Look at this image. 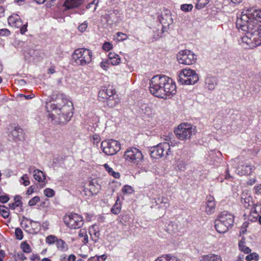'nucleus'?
Here are the masks:
<instances>
[{"label": "nucleus", "instance_id": "obj_56", "mask_svg": "<svg viewBox=\"0 0 261 261\" xmlns=\"http://www.w3.org/2000/svg\"><path fill=\"white\" fill-rule=\"evenodd\" d=\"M28 23L23 24L20 28V32L21 34H24L27 31Z\"/></svg>", "mask_w": 261, "mask_h": 261}, {"label": "nucleus", "instance_id": "obj_32", "mask_svg": "<svg viewBox=\"0 0 261 261\" xmlns=\"http://www.w3.org/2000/svg\"><path fill=\"white\" fill-rule=\"evenodd\" d=\"M193 6L192 4H182L180 6V9L181 11L185 12H191L192 10Z\"/></svg>", "mask_w": 261, "mask_h": 261}, {"label": "nucleus", "instance_id": "obj_44", "mask_svg": "<svg viewBox=\"0 0 261 261\" xmlns=\"http://www.w3.org/2000/svg\"><path fill=\"white\" fill-rule=\"evenodd\" d=\"M87 27L88 23L87 21H84L83 23L79 26L78 29L81 32H84L86 30Z\"/></svg>", "mask_w": 261, "mask_h": 261}, {"label": "nucleus", "instance_id": "obj_61", "mask_svg": "<svg viewBox=\"0 0 261 261\" xmlns=\"http://www.w3.org/2000/svg\"><path fill=\"white\" fill-rule=\"evenodd\" d=\"M75 256L73 254H71L69 255L67 259V261H75Z\"/></svg>", "mask_w": 261, "mask_h": 261}, {"label": "nucleus", "instance_id": "obj_5", "mask_svg": "<svg viewBox=\"0 0 261 261\" xmlns=\"http://www.w3.org/2000/svg\"><path fill=\"white\" fill-rule=\"evenodd\" d=\"M92 53L91 50L85 48H78L72 54V59L77 65L84 66L92 61Z\"/></svg>", "mask_w": 261, "mask_h": 261}, {"label": "nucleus", "instance_id": "obj_54", "mask_svg": "<svg viewBox=\"0 0 261 261\" xmlns=\"http://www.w3.org/2000/svg\"><path fill=\"white\" fill-rule=\"evenodd\" d=\"M117 37H118V40H124L126 38V35L123 34L122 33L118 32L117 33Z\"/></svg>", "mask_w": 261, "mask_h": 261}, {"label": "nucleus", "instance_id": "obj_8", "mask_svg": "<svg viewBox=\"0 0 261 261\" xmlns=\"http://www.w3.org/2000/svg\"><path fill=\"white\" fill-rule=\"evenodd\" d=\"M101 148L106 154L112 155L120 150V144L114 139L105 140L101 143Z\"/></svg>", "mask_w": 261, "mask_h": 261}, {"label": "nucleus", "instance_id": "obj_9", "mask_svg": "<svg viewBox=\"0 0 261 261\" xmlns=\"http://www.w3.org/2000/svg\"><path fill=\"white\" fill-rule=\"evenodd\" d=\"M64 222L71 229L79 228L84 224L83 217L75 213H71L68 216H65Z\"/></svg>", "mask_w": 261, "mask_h": 261}, {"label": "nucleus", "instance_id": "obj_46", "mask_svg": "<svg viewBox=\"0 0 261 261\" xmlns=\"http://www.w3.org/2000/svg\"><path fill=\"white\" fill-rule=\"evenodd\" d=\"M252 214L255 215V217H254V218H255V220H257V218L258 217V214H257V213L256 211V209L254 207L252 208L251 211L250 212V214L249 216V218H248L249 220L253 221V219L251 218Z\"/></svg>", "mask_w": 261, "mask_h": 261}, {"label": "nucleus", "instance_id": "obj_50", "mask_svg": "<svg viewBox=\"0 0 261 261\" xmlns=\"http://www.w3.org/2000/svg\"><path fill=\"white\" fill-rule=\"evenodd\" d=\"M9 200V197L7 195L0 196V202L2 203H5L7 202Z\"/></svg>", "mask_w": 261, "mask_h": 261}, {"label": "nucleus", "instance_id": "obj_2", "mask_svg": "<svg viewBox=\"0 0 261 261\" xmlns=\"http://www.w3.org/2000/svg\"><path fill=\"white\" fill-rule=\"evenodd\" d=\"M149 90L154 96L167 99L176 94V87L172 79L166 75L158 74L150 80Z\"/></svg>", "mask_w": 261, "mask_h": 261}, {"label": "nucleus", "instance_id": "obj_51", "mask_svg": "<svg viewBox=\"0 0 261 261\" xmlns=\"http://www.w3.org/2000/svg\"><path fill=\"white\" fill-rule=\"evenodd\" d=\"M21 179L23 180V184L25 186H27L30 184V182L27 175H23L21 177Z\"/></svg>", "mask_w": 261, "mask_h": 261}, {"label": "nucleus", "instance_id": "obj_29", "mask_svg": "<svg viewBox=\"0 0 261 261\" xmlns=\"http://www.w3.org/2000/svg\"><path fill=\"white\" fill-rule=\"evenodd\" d=\"M20 248L23 251V252L25 253H29L32 252V249L30 246L26 242H23L21 243L20 245Z\"/></svg>", "mask_w": 261, "mask_h": 261}, {"label": "nucleus", "instance_id": "obj_25", "mask_svg": "<svg viewBox=\"0 0 261 261\" xmlns=\"http://www.w3.org/2000/svg\"><path fill=\"white\" fill-rule=\"evenodd\" d=\"M56 245L58 249L63 252L67 251L68 249L67 244L62 239L57 240Z\"/></svg>", "mask_w": 261, "mask_h": 261}, {"label": "nucleus", "instance_id": "obj_17", "mask_svg": "<svg viewBox=\"0 0 261 261\" xmlns=\"http://www.w3.org/2000/svg\"><path fill=\"white\" fill-rule=\"evenodd\" d=\"M215 228L218 232L223 233L227 232L230 227L217 219L215 220Z\"/></svg>", "mask_w": 261, "mask_h": 261}, {"label": "nucleus", "instance_id": "obj_40", "mask_svg": "<svg viewBox=\"0 0 261 261\" xmlns=\"http://www.w3.org/2000/svg\"><path fill=\"white\" fill-rule=\"evenodd\" d=\"M45 195L48 197H52L55 195V191L50 188H46L44 190Z\"/></svg>", "mask_w": 261, "mask_h": 261}, {"label": "nucleus", "instance_id": "obj_10", "mask_svg": "<svg viewBox=\"0 0 261 261\" xmlns=\"http://www.w3.org/2000/svg\"><path fill=\"white\" fill-rule=\"evenodd\" d=\"M177 59L180 64L192 65L196 62L197 58L196 55L191 50L185 49L178 53Z\"/></svg>", "mask_w": 261, "mask_h": 261}, {"label": "nucleus", "instance_id": "obj_55", "mask_svg": "<svg viewBox=\"0 0 261 261\" xmlns=\"http://www.w3.org/2000/svg\"><path fill=\"white\" fill-rule=\"evenodd\" d=\"M10 31L7 29L0 30V36H7L10 34Z\"/></svg>", "mask_w": 261, "mask_h": 261}, {"label": "nucleus", "instance_id": "obj_26", "mask_svg": "<svg viewBox=\"0 0 261 261\" xmlns=\"http://www.w3.org/2000/svg\"><path fill=\"white\" fill-rule=\"evenodd\" d=\"M9 23H12L17 28H20L23 25V23L21 19L19 18H15L14 16H10L8 18Z\"/></svg>", "mask_w": 261, "mask_h": 261}, {"label": "nucleus", "instance_id": "obj_28", "mask_svg": "<svg viewBox=\"0 0 261 261\" xmlns=\"http://www.w3.org/2000/svg\"><path fill=\"white\" fill-rule=\"evenodd\" d=\"M104 167L110 175L113 176L114 177L116 178H118L120 177V173L118 172L114 171L113 170V169L109 167V166L107 164H105L104 165Z\"/></svg>", "mask_w": 261, "mask_h": 261}, {"label": "nucleus", "instance_id": "obj_41", "mask_svg": "<svg viewBox=\"0 0 261 261\" xmlns=\"http://www.w3.org/2000/svg\"><path fill=\"white\" fill-rule=\"evenodd\" d=\"M14 201L15 203L16 204V206H17L18 207H22V202L21 200V197L19 195H16L14 197Z\"/></svg>", "mask_w": 261, "mask_h": 261}, {"label": "nucleus", "instance_id": "obj_7", "mask_svg": "<svg viewBox=\"0 0 261 261\" xmlns=\"http://www.w3.org/2000/svg\"><path fill=\"white\" fill-rule=\"evenodd\" d=\"M150 155L154 159H160L169 154L170 145L168 142H164L151 147L150 148Z\"/></svg>", "mask_w": 261, "mask_h": 261}, {"label": "nucleus", "instance_id": "obj_57", "mask_svg": "<svg viewBox=\"0 0 261 261\" xmlns=\"http://www.w3.org/2000/svg\"><path fill=\"white\" fill-rule=\"evenodd\" d=\"M17 257L21 261H23L27 259V257L24 255V254L21 252H19L17 253Z\"/></svg>", "mask_w": 261, "mask_h": 261}, {"label": "nucleus", "instance_id": "obj_63", "mask_svg": "<svg viewBox=\"0 0 261 261\" xmlns=\"http://www.w3.org/2000/svg\"><path fill=\"white\" fill-rule=\"evenodd\" d=\"M107 255L105 254H103L101 256H98L97 258L98 261H104L107 258Z\"/></svg>", "mask_w": 261, "mask_h": 261}, {"label": "nucleus", "instance_id": "obj_36", "mask_svg": "<svg viewBox=\"0 0 261 261\" xmlns=\"http://www.w3.org/2000/svg\"><path fill=\"white\" fill-rule=\"evenodd\" d=\"M16 238L19 240H21L23 239V232L20 228H16L15 231Z\"/></svg>", "mask_w": 261, "mask_h": 261}, {"label": "nucleus", "instance_id": "obj_1", "mask_svg": "<svg viewBox=\"0 0 261 261\" xmlns=\"http://www.w3.org/2000/svg\"><path fill=\"white\" fill-rule=\"evenodd\" d=\"M51 99L50 101L46 103V109L48 113V117L56 123H66L72 116V103L65 98L63 94L61 93H53Z\"/></svg>", "mask_w": 261, "mask_h": 261}, {"label": "nucleus", "instance_id": "obj_39", "mask_svg": "<svg viewBox=\"0 0 261 261\" xmlns=\"http://www.w3.org/2000/svg\"><path fill=\"white\" fill-rule=\"evenodd\" d=\"M158 200L160 201L161 204H164L162 206L165 208H167L169 206V200L165 197H162V199L159 198Z\"/></svg>", "mask_w": 261, "mask_h": 261}, {"label": "nucleus", "instance_id": "obj_16", "mask_svg": "<svg viewBox=\"0 0 261 261\" xmlns=\"http://www.w3.org/2000/svg\"><path fill=\"white\" fill-rule=\"evenodd\" d=\"M116 92L114 90L107 99V105L110 108L114 107L119 102L117 95H115Z\"/></svg>", "mask_w": 261, "mask_h": 261}, {"label": "nucleus", "instance_id": "obj_20", "mask_svg": "<svg viewBox=\"0 0 261 261\" xmlns=\"http://www.w3.org/2000/svg\"><path fill=\"white\" fill-rule=\"evenodd\" d=\"M83 3L82 0H66L64 6L67 10L77 7Z\"/></svg>", "mask_w": 261, "mask_h": 261}, {"label": "nucleus", "instance_id": "obj_48", "mask_svg": "<svg viewBox=\"0 0 261 261\" xmlns=\"http://www.w3.org/2000/svg\"><path fill=\"white\" fill-rule=\"evenodd\" d=\"M111 212L114 214H118L120 211V207L118 206L116 204H114L111 210Z\"/></svg>", "mask_w": 261, "mask_h": 261}, {"label": "nucleus", "instance_id": "obj_49", "mask_svg": "<svg viewBox=\"0 0 261 261\" xmlns=\"http://www.w3.org/2000/svg\"><path fill=\"white\" fill-rule=\"evenodd\" d=\"M242 167L244 168V166H243ZM244 172L242 173L243 174L248 175L251 173L252 168L250 165H246L244 167Z\"/></svg>", "mask_w": 261, "mask_h": 261}, {"label": "nucleus", "instance_id": "obj_58", "mask_svg": "<svg viewBox=\"0 0 261 261\" xmlns=\"http://www.w3.org/2000/svg\"><path fill=\"white\" fill-rule=\"evenodd\" d=\"M255 193L256 194L261 195V184L258 186H256L254 188Z\"/></svg>", "mask_w": 261, "mask_h": 261}, {"label": "nucleus", "instance_id": "obj_27", "mask_svg": "<svg viewBox=\"0 0 261 261\" xmlns=\"http://www.w3.org/2000/svg\"><path fill=\"white\" fill-rule=\"evenodd\" d=\"M245 239L244 238H242L239 242V247L240 250L242 251H243L245 253L248 254L251 252V249L245 245Z\"/></svg>", "mask_w": 261, "mask_h": 261}, {"label": "nucleus", "instance_id": "obj_12", "mask_svg": "<svg viewBox=\"0 0 261 261\" xmlns=\"http://www.w3.org/2000/svg\"><path fill=\"white\" fill-rule=\"evenodd\" d=\"M243 16L247 17V22H255V24H258V22H261V9L250 8L242 12L241 17Z\"/></svg>", "mask_w": 261, "mask_h": 261}, {"label": "nucleus", "instance_id": "obj_21", "mask_svg": "<svg viewBox=\"0 0 261 261\" xmlns=\"http://www.w3.org/2000/svg\"><path fill=\"white\" fill-rule=\"evenodd\" d=\"M200 261H222L220 255L210 253L201 256Z\"/></svg>", "mask_w": 261, "mask_h": 261}, {"label": "nucleus", "instance_id": "obj_22", "mask_svg": "<svg viewBox=\"0 0 261 261\" xmlns=\"http://www.w3.org/2000/svg\"><path fill=\"white\" fill-rule=\"evenodd\" d=\"M89 194L86 193V195L88 196L96 195L99 191L100 186L98 184H96V185H94L92 181L89 182Z\"/></svg>", "mask_w": 261, "mask_h": 261}, {"label": "nucleus", "instance_id": "obj_45", "mask_svg": "<svg viewBox=\"0 0 261 261\" xmlns=\"http://www.w3.org/2000/svg\"><path fill=\"white\" fill-rule=\"evenodd\" d=\"M166 260L167 261H180L177 257L171 254H166Z\"/></svg>", "mask_w": 261, "mask_h": 261}, {"label": "nucleus", "instance_id": "obj_6", "mask_svg": "<svg viewBox=\"0 0 261 261\" xmlns=\"http://www.w3.org/2000/svg\"><path fill=\"white\" fill-rule=\"evenodd\" d=\"M199 80L196 71L190 68H185L180 71L178 81L182 85H194Z\"/></svg>", "mask_w": 261, "mask_h": 261}, {"label": "nucleus", "instance_id": "obj_18", "mask_svg": "<svg viewBox=\"0 0 261 261\" xmlns=\"http://www.w3.org/2000/svg\"><path fill=\"white\" fill-rule=\"evenodd\" d=\"M215 228L218 232L223 233L227 232L230 227L217 219L215 220Z\"/></svg>", "mask_w": 261, "mask_h": 261}, {"label": "nucleus", "instance_id": "obj_33", "mask_svg": "<svg viewBox=\"0 0 261 261\" xmlns=\"http://www.w3.org/2000/svg\"><path fill=\"white\" fill-rule=\"evenodd\" d=\"M141 110L142 111V113L149 116L151 114V109L150 108L147 106V105H143L141 107Z\"/></svg>", "mask_w": 261, "mask_h": 261}, {"label": "nucleus", "instance_id": "obj_3", "mask_svg": "<svg viewBox=\"0 0 261 261\" xmlns=\"http://www.w3.org/2000/svg\"><path fill=\"white\" fill-rule=\"evenodd\" d=\"M247 18L246 16L238 17L236 24L238 30L246 32L245 36L242 38V41L253 48L261 45V25L248 22Z\"/></svg>", "mask_w": 261, "mask_h": 261}, {"label": "nucleus", "instance_id": "obj_23", "mask_svg": "<svg viewBox=\"0 0 261 261\" xmlns=\"http://www.w3.org/2000/svg\"><path fill=\"white\" fill-rule=\"evenodd\" d=\"M33 176L35 179L39 182H43L45 179V174L39 169L34 170Z\"/></svg>", "mask_w": 261, "mask_h": 261}, {"label": "nucleus", "instance_id": "obj_43", "mask_svg": "<svg viewBox=\"0 0 261 261\" xmlns=\"http://www.w3.org/2000/svg\"><path fill=\"white\" fill-rule=\"evenodd\" d=\"M39 201L40 197L38 196H35L29 201V205L30 206L35 205Z\"/></svg>", "mask_w": 261, "mask_h": 261}, {"label": "nucleus", "instance_id": "obj_47", "mask_svg": "<svg viewBox=\"0 0 261 261\" xmlns=\"http://www.w3.org/2000/svg\"><path fill=\"white\" fill-rule=\"evenodd\" d=\"M113 45L110 42H106L102 45V49L105 50H110L112 48Z\"/></svg>", "mask_w": 261, "mask_h": 261}, {"label": "nucleus", "instance_id": "obj_38", "mask_svg": "<svg viewBox=\"0 0 261 261\" xmlns=\"http://www.w3.org/2000/svg\"><path fill=\"white\" fill-rule=\"evenodd\" d=\"M176 166L180 170H184L186 168V163L182 160H178L176 163Z\"/></svg>", "mask_w": 261, "mask_h": 261}, {"label": "nucleus", "instance_id": "obj_11", "mask_svg": "<svg viewBox=\"0 0 261 261\" xmlns=\"http://www.w3.org/2000/svg\"><path fill=\"white\" fill-rule=\"evenodd\" d=\"M124 158L126 161L136 164L142 162L143 159L142 152L136 147L127 149L124 152Z\"/></svg>", "mask_w": 261, "mask_h": 261}, {"label": "nucleus", "instance_id": "obj_30", "mask_svg": "<svg viewBox=\"0 0 261 261\" xmlns=\"http://www.w3.org/2000/svg\"><path fill=\"white\" fill-rule=\"evenodd\" d=\"M208 2L209 0H198V2L195 5V8L200 10L205 7Z\"/></svg>", "mask_w": 261, "mask_h": 261}, {"label": "nucleus", "instance_id": "obj_59", "mask_svg": "<svg viewBox=\"0 0 261 261\" xmlns=\"http://www.w3.org/2000/svg\"><path fill=\"white\" fill-rule=\"evenodd\" d=\"M110 64V62H108V60L106 61H102L100 63V66H101V67L105 69V70H106L107 69V68L108 67V65Z\"/></svg>", "mask_w": 261, "mask_h": 261}, {"label": "nucleus", "instance_id": "obj_42", "mask_svg": "<svg viewBox=\"0 0 261 261\" xmlns=\"http://www.w3.org/2000/svg\"><path fill=\"white\" fill-rule=\"evenodd\" d=\"M134 191L133 188L128 185H125L122 188V192L126 194H131Z\"/></svg>", "mask_w": 261, "mask_h": 261}, {"label": "nucleus", "instance_id": "obj_64", "mask_svg": "<svg viewBox=\"0 0 261 261\" xmlns=\"http://www.w3.org/2000/svg\"><path fill=\"white\" fill-rule=\"evenodd\" d=\"M86 234V231L85 230H80L79 233V236L80 237H84V236Z\"/></svg>", "mask_w": 261, "mask_h": 261}, {"label": "nucleus", "instance_id": "obj_53", "mask_svg": "<svg viewBox=\"0 0 261 261\" xmlns=\"http://www.w3.org/2000/svg\"><path fill=\"white\" fill-rule=\"evenodd\" d=\"M118 55L114 53H109L108 55V62H110L112 60L115 59Z\"/></svg>", "mask_w": 261, "mask_h": 261}, {"label": "nucleus", "instance_id": "obj_24", "mask_svg": "<svg viewBox=\"0 0 261 261\" xmlns=\"http://www.w3.org/2000/svg\"><path fill=\"white\" fill-rule=\"evenodd\" d=\"M205 84L209 90H213L216 85V81L215 78L214 77H207L205 79Z\"/></svg>", "mask_w": 261, "mask_h": 261}, {"label": "nucleus", "instance_id": "obj_35", "mask_svg": "<svg viewBox=\"0 0 261 261\" xmlns=\"http://www.w3.org/2000/svg\"><path fill=\"white\" fill-rule=\"evenodd\" d=\"M58 239L55 236L50 235L46 237V242L48 244H53L56 242Z\"/></svg>", "mask_w": 261, "mask_h": 261}, {"label": "nucleus", "instance_id": "obj_31", "mask_svg": "<svg viewBox=\"0 0 261 261\" xmlns=\"http://www.w3.org/2000/svg\"><path fill=\"white\" fill-rule=\"evenodd\" d=\"M0 212L2 213L3 217L7 218L9 216V210L5 205H0Z\"/></svg>", "mask_w": 261, "mask_h": 261}, {"label": "nucleus", "instance_id": "obj_13", "mask_svg": "<svg viewBox=\"0 0 261 261\" xmlns=\"http://www.w3.org/2000/svg\"><path fill=\"white\" fill-rule=\"evenodd\" d=\"M217 219L230 227H231L233 224L234 216L231 213L227 211L222 212L218 216Z\"/></svg>", "mask_w": 261, "mask_h": 261}, {"label": "nucleus", "instance_id": "obj_19", "mask_svg": "<svg viewBox=\"0 0 261 261\" xmlns=\"http://www.w3.org/2000/svg\"><path fill=\"white\" fill-rule=\"evenodd\" d=\"M113 90V89H108L106 87L100 89L98 92L99 98L101 101L105 102Z\"/></svg>", "mask_w": 261, "mask_h": 261}, {"label": "nucleus", "instance_id": "obj_62", "mask_svg": "<svg viewBox=\"0 0 261 261\" xmlns=\"http://www.w3.org/2000/svg\"><path fill=\"white\" fill-rule=\"evenodd\" d=\"M156 260L158 261H167V260H166V254L158 257Z\"/></svg>", "mask_w": 261, "mask_h": 261}, {"label": "nucleus", "instance_id": "obj_37", "mask_svg": "<svg viewBox=\"0 0 261 261\" xmlns=\"http://www.w3.org/2000/svg\"><path fill=\"white\" fill-rule=\"evenodd\" d=\"M22 129L19 127H15V128L11 132V134L14 137L18 138L19 133H22Z\"/></svg>", "mask_w": 261, "mask_h": 261}, {"label": "nucleus", "instance_id": "obj_14", "mask_svg": "<svg viewBox=\"0 0 261 261\" xmlns=\"http://www.w3.org/2000/svg\"><path fill=\"white\" fill-rule=\"evenodd\" d=\"M216 202L213 196H209L206 197V205L205 206V212L208 215H211L215 212Z\"/></svg>", "mask_w": 261, "mask_h": 261}, {"label": "nucleus", "instance_id": "obj_15", "mask_svg": "<svg viewBox=\"0 0 261 261\" xmlns=\"http://www.w3.org/2000/svg\"><path fill=\"white\" fill-rule=\"evenodd\" d=\"M159 20L160 23L162 24L169 25L171 24L173 22V20L170 11L168 10H165L164 13H162L159 18Z\"/></svg>", "mask_w": 261, "mask_h": 261}, {"label": "nucleus", "instance_id": "obj_34", "mask_svg": "<svg viewBox=\"0 0 261 261\" xmlns=\"http://www.w3.org/2000/svg\"><path fill=\"white\" fill-rule=\"evenodd\" d=\"M258 258V255L255 252L250 253L246 256V259L248 261H250L252 260H257Z\"/></svg>", "mask_w": 261, "mask_h": 261}, {"label": "nucleus", "instance_id": "obj_60", "mask_svg": "<svg viewBox=\"0 0 261 261\" xmlns=\"http://www.w3.org/2000/svg\"><path fill=\"white\" fill-rule=\"evenodd\" d=\"M31 259L33 261L38 260L39 259V256L37 254H33L31 257Z\"/></svg>", "mask_w": 261, "mask_h": 261}, {"label": "nucleus", "instance_id": "obj_52", "mask_svg": "<svg viewBox=\"0 0 261 261\" xmlns=\"http://www.w3.org/2000/svg\"><path fill=\"white\" fill-rule=\"evenodd\" d=\"M120 62V58L119 56H117L115 59L112 60L110 62V64L113 65H118Z\"/></svg>", "mask_w": 261, "mask_h": 261}, {"label": "nucleus", "instance_id": "obj_4", "mask_svg": "<svg viewBox=\"0 0 261 261\" xmlns=\"http://www.w3.org/2000/svg\"><path fill=\"white\" fill-rule=\"evenodd\" d=\"M196 132V127L190 123H181L174 130L177 138L181 140L191 139Z\"/></svg>", "mask_w": 261, "mask_h": 261}]
</instances>
